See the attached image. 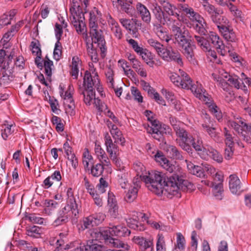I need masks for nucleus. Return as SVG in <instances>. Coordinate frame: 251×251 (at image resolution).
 <instances>
[{
	"label": "nucleus",
	"instance_id": "dca6fc26",
	"mask_svg": "<svg viewBox=\"0 0 251 251\" xmlns=\"http://www.w3.org/2000/svg\"><path fill=\"white\" fill-rule=\"evenodd\" d=\"M6 66L0 68V73L2 76L0 77V84L6 85L9 84L14 79V76L10 70L6 69Z\"/></svg>",
	"mask_w": 251,
	"mask_h": 251
},
{
	"label": "nucleus",
	"instance_id": "de8ad7c7",
	"mask_svg": "<svg viewBox=\"0 0 251 251\" xmlns=\"http://www.w3.org/2000/svg\"><path fill=\"white\" fill-rule=\"evenodd\" d=\"M156 251H166V246L164 237L162 234H158L157 235Z\"/></svg>",
	"mask_w": 251,
	"mask_h": 251
},
{
	"label": "nucleus",
	"instance_id": "423d86ee",
	"mask_svg": "<svg viewBox=\"0 0 251 251\" xmlns=\"http://www.w3.org/2000/svg\"><path fill=\"white\" fill-rule=\"evenodd\" d=\"M169 130L168 126L162 125L158 121H151V126L148 129V132L153 134V137L158 140L163 139L164 134H166Z\"/></svg>",
	"mask_w": 251,
	"mask_h": 251
},
{
	"label": "nucleus",
	"instance_id": "20e7f679",
	"mask_svg": "<svg viewBox=\"0 0 251 251\" xmlns=\"http://www.w3.org/2000/svg\"><path fill=\"white\" fill-rule=\"evenodd\" d=\"M79 210V207L67 203L66 205L58 212V216L54 222L55 225L57 226L67 223L69 217H70L77 218Z\"/></svg>",
	"mask_w": 251,
	"mask_h": 251
},
{
	"label": "nucleus",
	"instance_id": "9d476101",
	"mask_svg": "<svg viewBox=\"0 0 251 251\" xmlns=\"http://www.w3.org/2000/svg\"><path fill=\"white\" fill-rule=\"evenodd\" d=\"M223 45V41L220 39L217 34L213 32L205 33V49L214 48L217 50Z\"/></svg>",
	"mask_w": 251,
	"mask_h": 251
},
{
	"label": "nucleus",
	"instance_id": "f03ea898",
	"mask_svg": "<svg viewBox=\"0 0 251 251\" xmlns=\"http://www.w3.org/2000/svg\"><path fill=\"white\" fill-rule=\"evenodd\" d=\"M95 88H97L99 92L102 89L98 73L94 72V74H92L88 71H85L83 86H79L78 92L83 96V100L86 104L90 105L92 101L96 100Z\"/></svg>",
	"mask_w": 251,
	"mask_h": 251
},
{
	"label": "nucleus",
	"instance_id": "7c9ffc66",
	"mask_svg": "<svg viewBox=\"0 0 251 251\" xmlns=\"http://www.w3.org/2000/svg\"><path fill=\"white\" fill-rule=\"evenodd\" d=\"M212 21L217 25V27L220 30V26H227L228 21L224 16L220 15V12L216 16H213Z\"/></svg>",
	"mask_w": 251,
	"mask_h": 251
},
{
	"label": "nucleus",
	"instance_id": "6e6d98bb",
	"mask_svg": "<svg viewBox=\"0 0 251 251\" xmlns=\"http://www.w3.org/2000/svg\"><path fill=\"white\" fill-rule=\"evenodd\" d=\"M194 138V140L190 144H192L193 147L196 151H201L203 148V142L202 140L197 136V138Z\"/></svg>",
	"mask_w": 251,
	"mask_h": 251
},
{
	"label": "nucleus",
	"instance_id": "338daca9",
	"mask_svg": "<svg viewBox=\"0 0 251 251\" xmlns=\"http://www.w3.org/2000/svg\"><path fill=\"white\" fill-rule=\"evenodd\" d=\"M93 217L90 216L87 218H85L83 220V223L82 226V227L83 228V229L90 228L91 227L95 226L93 221Z\"/></svg>",
	"mask_w": 251,
	"mask_h": 251
},
{
	"label": "nucleus",
	"instance_id": "72a5a7b5",
	"mask_svg": "<svg viewBox=\"0 0 251 251\" xmlns=\"http://www.w3.org/2000/svg\"><path fill=\"white\" fill-rule=\"evenodd\" d=\"M212 103V104L209 105V106L207 109L218 121H220L223 117L221 111L215 102Z\"/></svg>",
	"mask_w": 251,
	"mask_h": 251
},
{
	"label": "nucleus",
	"instance_id": "f8f14e48",
	"mask_svg": "<svg viewBox=\"0 0 251 251\" xmlns=\"http://www.w3.org/2000/svg\"><path fill=\"white\" fill-rule=\"evenodd\" d=\"M152 11L155 18L160 24L164 25L171 21V18L165 15L161 7L157 2L153 3Z\"/></svg>",
	"mask_w": 251,
	"mask_h": 251
},
{
	"label": "nucleus",
	"instance_id": "6e6552de",
	"mask_svg": "<svg viewBox=\"0 0 251 251\" xmlns=\"http://www.w3.org/2000/svg\"><path fill=\"white\" fill-rule=\"evenodd\" d=\"M160 57L166 61H173L180 66L183 65L180 53L177 51L173 50L172 48L165 49L162 53L160 54Z\"/></svg>",
	"mask_w": 251,
	"mask_h": 251
},
{
	"label": "nucleus",
	"instance_id": "4c0bfd02",
	"mask_svg": "<svg viewBox=\"0 0 251 251\" xmlns=\"http://www.w3.org/2000/svg\"><path fill=\"white\" fill-rule=\"evenodd\" d=\"M105 75L106 78L107 83L109 87L114 88V73L111 67H108L106 69Z\"/></svg>",
	"mask_w": 251,
	"mask_h": 251
},
{
	"label": "nucleus",
	"instance_id": "b1692460",
	"mask_svg": "<svg viewBox=\"0 0 251 251\" xmlns=\"http://www.w3.org/2000/svg\"><path fill=\"white\" fill-rule=\"evenodd\" d=\"M81 64V60L78 56H74L72 58L71 70L70 74L74 79H77L79 73V65Z\"/></svg>",
	"mask_w": 251,
	"mask_h": 251
},
{
	"label": "nucleus",
	"instance_id": "7ed1b4c3",
	"mask_svg": "<svg viewBox=\"0 0 251 251\" xmlns=\"http://www.w3.org/2000/svg\"><path fill=\"white\" fill-rule=\"evenodd\" d=\"M177 9L182 14L185 15L194 22V27L196 31H198L199 33H202L203 31L204 26L202 23V17L195 12L188 4L184 3H179L177 5Z\"/></svg>",
	"mask_w": 251,
	"mask_h": 251
},
{
	"label": "nucleus",
	"instance_id": "680f3d73",
	"mask_svg": "<svg viewBox=\"0 0 251 251\" xmlns=\"http://www.w3.org/2000/svg\"><path fill=\"white\" fill-rule=\"evenodd\" d=\"M217 81L219 83V86L226 92L230 91L231 89L230 84L227 82V80H225L223 78H218Z\"/></svg>",
	"mask_w": 251,
	"mask_h": 251
},
{
	"label": "nucleus",
	"instance_id": "4468645a",
	"mask_svg": "<svg viewBox=\"0 0 251 251\" xmlns=\"http://www.w3.org/2000/svg\"><path fill=\"white\" fill-rule=\"evenodd\" d=\"M136 8L142 21L146 24H149L151 21V15L147 7L141 2H138Z\"/></svg>",
	"mask_w": 251,
	"mask_h": 251
},
{
	"label": "nucleus",
	"instance_id": "864d4df0",
	"mask_svg": "<svg viewBox=\"0 0 251 251\" xmlns=\"http://www.w3.org/2000/svg\"><path fill=\"white\" fill-rule=\"evenodd\" d=\"M30 47L32 54L35 55H41V50L40 48L39 42L37 40L36 41H32L31 42Z\"/></svg>",
	"mask_w": 251,
	"mask_h": 251
},
{
	"label": "nucleus",
	"instance_id": "79ce46f5",
	"mask_svg": "<svg viewBox=\"0 0 251 251\" xmlns=\"http://www.w3.org/2000/svg\"><path fill=\"white\" fill-rule=\"evenodd\" d=\"M44 66L45 68V73L46 75L50 78L52 75V67L53 66V62L49 59L47 56L45 57Z\"/></svg>",
	"mask_w": 251,
	"mask_h": 251
},
{
	"label": "nucleus",
	"instance_id": "5fc2aeb1",
	"mask_svg": "<svg viewBox=\"0 0 251 251\" xmlns=\"http://www.w3.org/2000/svg\"><path fill=\"white\" fill-rule=\"evenodd\" d=\"M26 218L33 224H43L44 219L37 216L35 214H29Z\"/></svg>",
	"mask_w": 251,
	"mask_h": 251
},
{
	"label": "nucleus",
	"instance_id": "09e8293b",
	"mask_svg": "<svg viewBox=\"0 0 251 251\" xmlns=\"http://www.w3.org/2000/svg\"><path fill=\"white\" fill-rule=\"evenodd\" d=\"M240 81L237 76H233L231 75H228V78L227 80L230 83L231 86L232 85L237 89L240 88L242 84H243L242 80L240 79Z\"/></svg>",
	"mask_w": 251,
	"mask_h": 251
},
{
	"label": "nucleus",
	"instance_id": "473e14b6",
	"mask_svg": "<svg viewBox=\"0 0 251 251\" xmlns=\"http://www.w3.org/2000/svg\"><path fill=\"white\" fill-rule=\"evenodd\" d=\"M67 195L68 197L67 203L70 205H74L75 206H77V207H79L80 208L81 206L79 205V201H76V199L75 198L74 196V193L73 191V189L72 188H69L67 189Z\"/></svg>",
	"mask_w": 251,
	"mask_h": 251
},
{
	"label": "nucleus",
	"instance_id": "5701e85b",
	"mask_svg": "<svg viewBox=\"0 0 251 251\" xmlns=\"http://www.w3.org/2000/svg\"><path fill=\"white\" fill-rule=\"evenodd\" d=\"M112 228V232L113 236L119 237L128 236L130 234V231L126 226L119 225L113 226Z\"/></svg>",
	"mask_w": 251,
	"mask_h": 251
},
{
	"label": "nucleus",
	"instance_id": "8fccbe9b",
	"mask_svg": "<svg viewBox=\"0 0 251 251\" xmlns=\"http://www.w3.org/2000/svg\"><path fill=\"white\" fill-rule=\"evenodd\" d=\"M57 40L55 44L53 50V57L56 60H59L62 54V45L61 43Z\"/></svg>",
	"mask_w": 251,
	"mask_h": 251
},
{
	"label": "nucleus",
	"instance_id": "052dcab7",
	"mask_svg": "<svg viewBox=\"0 0 251 251\" xmlns=\"http://www.w3.org/2000/svg\"><path fill=\"white\" fill-rule=\"evenodd\" d=\"M108 243L111 244L114 247L125 248L126 250H128V246L127 245H125L124 243L118 239L112 237L111 239H110Z\"/></svg>",
	"mask_w": 251,
	"mask_h": 251
},
{
	"label": "nucleus",
	"instance_id": "9b49d317",
	"mask_svg": "<svg viewBox=\"0 0 251 251\" xmlns=\"http://www.w3.org/2000/svg\"><path fill=\"white\" fill-rule=\"evenodd\" d=\"M205 185L212 188V193L216 199L221 200L223 198V183L218 182L217 183L211 182L209 179L205 180Z\"/></svg>",
	"mask_w": 251,
	"mask_h": 251
},
{
	"label": "nucleus",
	"instance_id": "1a4fd4ad",
	"mask_svg": "<svg viewBox=\"0 0 251 251\" xmlns=\"http://www.w3.org/2000/svg\"><path fill=\"white\" fill-rule=\"evenodd\" d=\"M105 145L106 147V151L109 153V157L114 162H117L119 149L117 145L113 142L111 137L108 133H105L104 136Z\"/></svg>",
	"mask_w": 251,
	"mask_h": 251
},
{
	"label": "nucleus",
	"instance_id": "4be33fe9",
	"mask_svg": "<svg viewBox=\"0 0 251 251\" xmlns=\"http://www.w3.org/2000/svg\"><path fill=\"white\" fill-rule=\"evenodd\" d=\"M119 21L122 25L127 30L130 29L133 25L138 27H141L142 25L141 22L135 18H132L131 19L121 18L120 19Z\"/></svg>",
	"mask_w": 251,
	"mask_h": 251
},
{
	"label": "nucleus",
	"instance_id": "4d7b16f0",
	"mask_svg": "<svg viewBox=\"0 0 251 251\" xmlns=\"http://www.w3.org/2000/svg\"><path fill=\"white\" fill-rule=\"evenodd\" d=\"M240 121H242L239 120V123L234 121H229L228 122V126L233 128L239 134H240V131L243 130V128H244V130H246V127H244L242 125Z\"/></svg>",
	"mask_w": 251,
	"mask_h": 251
},
{
	"label": "nucleus",
	"instance_id": "a878e982",
	"mask_svg": "<svg viewBox=\"0 0 251 251\" xmlns=\"http://www.w3.org/2000/svg\"><path fill=\"white\" fill-rule=\"evenodd\" d=\"M133 241L135 244L140 246V251L144 250V248H147L148 245H151V244L153 243L152 239H146L140 236H134L133 238Z\"/></svg>",
	"mask_w": 251,
	"mask_h": 251
},
{
	"label": "nucleus",
	"instance_id": "13d9d810",
	"mask_svg": "<svg viewBox=\"0 0 251 251\" xmlns=\"http://www.w3.org/2000/svg\"><path fill=\"white\" fill-rule=\"evenodd\" d=\"M12 125H7L4 128H2L1 131V134L2 138L6 140L8 136L12 134L14 132L13 130H12L11 127Z\"/></svg>",
	"mask_w": 251,
	"mask_h": 251
},
{
	"label": "nucleus",
	"instance_id": "69168bd1",
	"mask_svg": "<svg viewBox=\"0 0 251 251\" xmlns=\"http://www.w3.org/2000/svg\"><path fill=\"white\" fill-rule=\"evenodd\" d=\"M131 91L135 100L139 102L143 101V97L141 96L140 91L136 87H132Z\"/></svg>",
	"mask_w": 251,
	"mask_h": 251
},
{
	"label": "nucleus",
	"instance_id": "774afa93",
	"mask_svg": "<svg viewBox=\"0 0 251 251\" xmlns=\"http://www.w3.org/2000/svg\"><path fill=\"white\" fill-rule=\"evenodd\" d=\"M108 186V183L104 178L101 177L100 179V182L97 185V187L99 192L100 193H103L105 192V188Z\"/></svg>",
	"mask_w": 251,
	"mask_h": 251
},
{
	"label": "nucleus",
	"instance_id": "412c9836",
	"mask_svg": "<svg viewBox=\"0 0 251 251\" xmlns=\"http://www.w3.org/2000/svg\"><path fill=\"white\" fill-rule=\"evenodd\" d=\"M128 188V191H125L124 200L127 202L130 203L133 202L137 198L138 190L137 186H130Z\"/></svg>",
	"mask_w": 251,
	"mask_h": 251
},
{
	"label": "nucleus",
	"instance_id": "c03bdc74",
	"mask_svg": "<svg viewBox=\"0 0 251 251\" xmlns=\"http://www.w3.org/2000/svg\"><path fill=\"white\" fill-rule=\"evenodd\" d=\"M111 31L116 38L120 40L123 36L122 29L116 22L112 24Z\"/></svg>",
	"mask_w": 251,
	"mask_h": 251
},
{
	"label": "nucleus",
	"instance_id": "58836bf2",
	"mask_svg": "<svg viewBox=\"0 0 251 251\" xmlns=\"http://www.w3.org/2000/svg\"><path fill=\"white\" fill-rule=\"evenodd\" d=\"M129 47L138 54L144 49L142 45H139L138 42L133 39H126Z\"/></svg>",
	"mask_w": 251,
	"mask_h": 251
},
{
	"label": "nucleus",
	"instance_id": "3c124183",
	"mask_svg": "<svg viewBox=\"0 0 251 251\" xmlns=\"http://www.w3.org/2000/svg\"><path fill=\"white\" fill-rule=\"evenodd\" d=\"M123 11L129 16H132L134 11V7L130 4L125 2L123 0L120 5Z\"/></svg>",
	"mask_w": 251,
	"mask_h": 251
},
{
	"label": "nucleus",
	"instance_id": "bf43d9fd",
	"mask_svg": "<svg viewBox=\"0 0 251 251\" xmlns=\"http://www.w3.org/2000/svg\"><path fill=\"white\" fill-rule=\"evenodd\" d=\"M72 25L75 27L76 32L78 34L82 33L84 37V34L86 33L83 32L86 27L84 21H82L80 20L79 22H78V23H76V24H72Z\"/></svg>",
	"mask_w": 251,
	"mask_h": 251
},
{
	"label": "nucleus",
	"instance_id": "f257e3e1",
	"mask_svg": "<svg viewBox=\"0 0 251 251\" xmlns=\"http://www.w3.org/2000/svg\"><path fill=\"white\" fill-rule=\"evenodd\" d=\"M154 158L167 173L172 175L169 176L162 172L155 171L150 173L148 176H143V179L150 190L160 195L165 188L169 194L178 196L180 191H185L191 185L183 178L181 169L172 164L162 152H157Z\"/></svg>",
	"mask_w": 251,
	"mask_h": 251
},
{
	"label": "nucleus",
	"instance_id": "e433bc0d",
	"mask_svg": "<svg viewBox=\"0 0 251 251\" xmlns=\"http://www.w3.org/2000/svg\"><path fill=\"white\" fill-rule=\"evenodd\" d=\"M102 247L95 243L93 240L88 241L86 244H85V251H101Z\"/></svg>",
	"mask_w": 251,
	"mask_h": 251
},
{
	"label": "nucleus",
	"instance_id": "bb28decb",
	"mask_svg": "<svg viewBox=\"0 0 251 251\" xmlns=\"http://www.w3.org/2000/svg\"><path fill=\"white\" fill-rule=\"evenodd\" d=\"M141 56L143 60L151 67H153L154 62L153 61V55L147 49L144 48L140 53L138 54Z\"/></svg>",
	"mask_w": 251,
	"mask_h": 251
},
{
	"label": "nucleus",
	"instance_id": "f3484780",
	"mask_svg": "<svg viewBox=\"0 0 251 251\" xmlns=\"http://www.w3.org/2000/svg\"><path fill=\"white\" fill-rule=\"evenodd\" d=\"M179 73L181 76L179 83L180 87L183 89H190L193 86V81L188 75L181 69H179Z\"/></svg>",
	"mask_w": 251,
	"mask_h": 251
},
{
	"label": "nucleus",
	"instance_id": "a211bd4d",
	"mask_svg": "<svg viewBox=\"0 0 251 251\" xmlns=\"http://www.w3.org/2000/svg\"><path fill=\"white\" fill-rule=\"evenodd\" d=\"M220 31L222 34L224 38L227 41L235 42L236 35L232 29H230L228 26H220Z\"/></svg>",
	"mask_w": 251,
	"mask_h": 251
},
{
	"label": "nucleus",
	"instance_id": "0eeeda50",
	"mask_svg": "<svg viewBox=\"0 0 251 251\" xmlns=\"http://www.w3.org/2000/svg\"><path fill=\"white\" fill-rule=\"evenodd\" d=\"M90 34L91 40L94 44H97L98 47L100 48L101 53H104L106 50L105 47V40L102 36V31L96 28H90Z\"/></svg>",
	"mask_w": 251,
	"mask_h": 251
},
{
	"label": "nucleus",
	"instance_id": "ddd939ff",
	"mask_svg": "<svg viewBox=\"0 0 251 251\" xmlns=\"http://www.w3.org/2000/svg\"><path fill=\"white\" fill-rule=\"evenodd\" d=\"M229 187L231 192L235 195H240L241 183L240 180L235 175H231L229 177Z\"/></svg>",
	"mask_w": 251,
	"mask_h": 251
},
{
	"label": "nucleus",
	"instance_id": "f704fd0d",
	"mask_svg": "<svg viewBox=\"0 0 251 251\" xmlns=\"http://www.w3.org/2000/svg\"><path fill=\"white\" fill-rule=\"evenodd\" d=\"M127 226L131 228H133L136 230L143 231L145 228L144 225L138 222L137 221L133 219H128L126 221Z\"/></svg>",
	"mask_w": 251,
	"mask_h": 251
},
{
	"label": "nucleus",
	"instance_id": "2eb2a0df",
	"mask_svg": "<svg viewBox=\"0 0 251 251\" xmlns=\"http://www.w3.org/2000/svg\"><path fill=\"white\" fill-rule=\"evenodd\" d=\"M161 5L166 16H175L178 18L179 14L176 12L177 6L170 3L168 0H166Z\"/></svg>",
	"mask_w": 251,
	"mask_h": 251
},
{
	"label": "nucleus",
	"instance_id": "c85d7f7f",
	"mask_svg": "<svg viewBox=\"0 0 251 251\" xmlns=\"http://www.w3.org/2000/svg\"><path fill=\"white\" fill-rule=\"evenodd\" d=\"M176 241L174 251H183L185 248V239L181 233L176 234Z\"/></svg>",
	"mask_w": 251,
	"mask_h": 251
},
{
	"label": "nucleus",
	"instance_id": "aec40b11",
	"mask_svg": "<svg viewBox=\"0 0 251 251\" xmlns=\"http://www.w3.org/2000/svg\"><path fill=\"white\" fill-rule=\"evenodd\" d=\"M70 12L71 13L70 20L72 24H76V23L79 22L80 20L82 21H84V15L82 10H74V8H70Z\"/></svg>",
	"mask_w": 251,
	"mask_h": 251
},
{
	"label": "nucleus",
	"instance_id": "a18cd8bd",
	"mask_svg": "<svg viewBox=\"0 0 251 251\" xmlns=\"http://www.w3.org/2000/svg\"><path fill=\"white\" fill-rule=\"evenodd\" d=\"M118 182L121 187L123 189L128 188L130 186L127 180V174L121 173L118 175Z\"/></svg>",
	"mask_w": 251,
	"mask_h": 251
},
{
	"label": "nucleus",
	"instance_id": "603ef678",
	"mask_svg": "<svg viewBox=\"0 0 251 251\" xmlns=\"http://www.w3.org/2000/svg\"><path fill=\"white\" fill-rule=\"evenodd\" d=\"M113 138L115 140V142H120L122 145H124L125 142V138L122 137V134L119 129L110 132Z\"/></svg>",
	"mask_w": 251,
	"mask_h": 251
},
{
	"label": "nucleus",
	"instance_id": "2f4dec72",
	"mask_svg": "<svg viewBox=\"0 0 251 251\" xmlns=\"http://www.w3.org/2000/svg\"><path fill=\"white\" fill-rule=\"evenodd\" d=\"M90 174L93 176L98 177L102 174L104 167L101 163H97L96 165H93L90 168Z\"/></svg>",
	"mask_w": 251,
	"mask_h": 251
},
{
	"label": "nucleus",
	"instance_id": "49530a36",
	"mask_svg": "<svg viewBox=\"0 0 251 251\" xmlns=\"http://www.w3.org/2000/svg\"><path fill=\"white\" fill-rule=\"evenodd\" d=\"M40 228L37 226H33L26 229V234L33 238H38L40 236Z\"/></svg>",
	"mask_w": 251,
	"mask_h": 251
},
{
	"label": "nucleus",
	"instance_id": "c9c22d12",
	"mask_svg": "<svg viewBox=\"0 0 251 251\" xmlns=\"http://www.w3.org/2000/svg\"><path fill=\"white\" fill-rule=\"evenodd\" d=\"M167 152L174 159H183V156L181 151H178L177 148L174 146H169L167 149Z\"/></svg>",
	"mask_w": 251,
	"mask_h": 251
},
{
	"label": "nucleus",
	"instance_id": "0e129e2a",
	"mask_svg": "<svg viewBox=\"0 0 251 251\" xmlns=\"http://www.w3.org/2000/svg\"><path fill=\"white\" fill-rule=\"evenodd\" d=\"M224 134L226 137L225 143L226 146H233L234 143L231 134L226 128H224Z\"/></svg>",
	"mask_w": 251,
	"mask_h": 251
},
{
	"label": "nucleus",
	"instance_id": "37998d69",
	"mask_svg": "<svg viewBox=\"0 0 251 251\" xmlns=\"http://www.w3.org/2000/svg\"><path fill=\"white\" fill-rule=\"evenodd\" d=\"M85 40L86 42V47H87V50L88 54L90 56H93L94 54L96 53V50L94 49V47L93 45L94 42L92 41L90 42L89 38L87 33L84 34Z\"/></svg>",
	"mask_w": 251,
	"mask_h": 251
},
{
	"label": "nucleus",
	"instance_id": "e2e57ef3",
	"mask_svg": "<svg viewBox=\"0 0 251 251\" xmlns=\"http://www.w3.org/2000/svg\"><path fill=\"white\" fill-rule=\"evenodd\" d=\"M232 51V48L230 46L229 44L225 46L223 43L222 46H220V48H218V51L222 55H226L227 53H229V55L231 54Z\"/></svg>",
	"mask_w": 251,
	"mask_h": 251
},
{
	"label": "nucleus",
	"instance_id": "ea45409f",
	"mask_svg": "<svg viewBox=\"0 0 251 251\" xmlns=\"http://www.w3.org/2000/svg\"><path fill=\"white\" fill-rule=\"evenodd\" d=\"M195 95L200 100H204V92L202 89L201 84L193 85L190 89Z\"/></svg>",
	"mask_w": 251,
	"mask_h": 251
},
{
	"label": "nucleus",
	"instance_id": "c756f323",
	"mask_svg": "<svg viewBox=\"0 0 251 251\" xmlns=\"http://www.w3.org/2000/svg\"><path fill=\"white\" fill-rule=\"evenodd\" d=\"M148 43L150 46L155 50L157 54L160 56V54L162 53L165 48L163 45L158 41L151 38L148 40Z\"/></svg>",
	"mask_w": 251,
	"mask_h": 251
},
{
	"label": "nucleus",
	"instance_id": "a19ab883",
	"mask_svg": "<svg viewBox=\"0 0 251 251\" xmlns=\"http://www.w3.org/2000/svg\"><path fill=\"white\" fill-rule=\"evenodd\" d=\"M100 228L102 236V241L103 240L105 242L108 243L110 239H111L112 238V236H113L111 231L112 230L111 227H101Z\"/></svg>",
	"mask_w": 251,
	"mask_h": 251
},
{
	"label": "nucleus",
	"instance_id": "393cba45",
	"mask_svg": "<svg viewBox=\"0 0 251 251\" xmlns=\"http://www.w3.org/2000/svg\"><path fill=\"white\" fill-rule=\"evenodd\" d=\"M205 153L218 163H221L223 161V157L216 150L210 146H206L205 147Z\"/></svg>",
	"mask_w": 251,
	"mask_h": 251
},
{
	"label": "nucleus",
	"instance_id": "cd10ccee",
	"mask_svg": "<svg viewBox=\"0 0 251 251\" xmlns=\"http://www.w3.org/2000/svg\"><path fill=\"white\" fill-rule=\"evenodd\" d=\"M187 165L190 173L199 177H204V170L201 167L194 165L191 162L188 163Z\"/></svg>",
	"mask_w": 251,
	"mask_h": 251
},
{
	"label": "nucleus",
	"instance_id": "6ab92c4d",
	"mask_svg": "<svg viewBox=\"0 0 251 251\" xmlns=\"http://www.w3.org/2000/svg\"><path fill=\"white\" fill-rule=\"evenodd\" d=\"M82 164L85 171H89L90 169L94 165L93 156L90 154L88 150L86 149L82 155Z\"/></svg>",
	"mask_w": 251,
	"mask_h": 251
},
{
	"label": "nucleus",
	"instance_id": "39448f33",
	"mask_svg": "<svg viewBox=\"0 0 251 251\" xmlns=\"http://www.w3.org/2000/svg\"><path fill=\"white\" fill-rule=\"evenodd\" d=\"M176 135L179 139H176L177 143L184 150L187 152H192V148L189 143H191L194 140V138L188 134V132L182 127L178 128L177 130H175Z\"/></svg>",
	"mask_w": 251,
	"mask_h": 251
}]
</instances>
